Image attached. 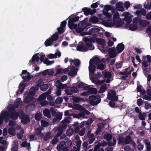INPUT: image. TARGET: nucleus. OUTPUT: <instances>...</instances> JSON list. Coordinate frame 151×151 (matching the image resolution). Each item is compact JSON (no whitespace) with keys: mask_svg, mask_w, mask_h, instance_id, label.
I'll use <instances>...</instances> for the list:
<instances>
[{"mask_svg":"<svg viewBox=\"0 0 151 151\" xmlns=\"http://www.w3.org/2000/svg\"><path fill=\"white\" fill-rule=\"evenodd\" d=\"M27 77L24 76H22V78L24 80V81L26 82L29 81L32 78V77L30 75L29 73H28Z\"/></svg>","mask_w":151,"mask_h":151,"instance_id":"obj_34","label":"nucleus"},{"mask_svg":"<svg viewBox=\"0 0 151 151\" xmlns=\"http://www.w3.org/2000/svg\"><path fill=\"white\" fill-rule=\"evenodd\" d=\"M99 1H97L95 3L92 4L91 6V7L92 9H95L96 8L98 5L99 4Z\"/></svg>","mask_w":151,"mask_h":151,"instance_id":"obj_59","label":"nucleus"},{"mask_svg":"<svg viewBox=\"0 0 151 151\" xmlns=\"http://www.w3.org/2000/svg\"><path fill=\"white\" fill-rule=\"evenodd\" d=\"M139 118L140 120L144 121L145 120V116L143 115L141 112H140L138 115Z\"/></svg>","mask_w":151,"mask_h":151,"instance_id":"obj_62","label":"nucleus"},{"mask_svg":"<svg viewBox=\"0 0 151 151\" xmlns=\"http://www.w3.org/2000/svg\"><path fill=\"white\" fill-rule=\"evenodd\" d=\"M74 130L71 129H69L67 130L66 131V135L70 137L73 133Z\"/></svg>","mask_w":151,"mask_h":151,"instance_id":"obj_43","label":"nucleus"},{"mask_svg":"<svg viewBox=\"0 0 151 151\" xmlns=\"http://www.w3.org/2000/svg\"><path fill=\"white\" fill-rule=\"evenodd\" d=\"M89 65L88 66V70L89 74L92 75H94L96 68V65L93 64L89 62Z\"/></svg>","mask_w":151,"mask_h":151,"instance_id":"obj_9","label":"nucleus"},{"mask_svg":"<svg viewBox=\"0 0 151 151\" xmlns=\"http://www.w3.org/2000/svg\"><path fill=\"white\" fill-rule=\"evenodd\" d=\"M137 29V26L136 24H131L129 26V29L132 31H135Z\"/></svg>","mask_w":151,"mask_h":151,"instance_id":"obj_37","label":"nucleus"},{"mask_svg":"<svg viewBox=\"0 0 151 151\" xmlns=\"http://www.w3.org/2000/svg\"><path fill=\"white\" fill-rule=\"evenodd\" d=\"M109 56L110 58H114L116 55V50L113 47L109 49L108 50Z\"/></svg>","mask_w":151,"mask_h":151,"instance_id":"obj_8","label":"nucleus"},{"mask_svg":"<svg viewBox=\"0 0 151 151\" xmlns=\"http://www.w3.org/2000/svg\"><path fill=\"white\" fill-rule=\"evenodd\" d=\"M119 15L118 12L115 13L113 16V21L114 20H117L119 19Z\"/></svg>","mask_w":151,"mask_h":151,"instance_id":"obj_48","label":"nucleus"},{"mask_svg":"<svg viewBox=\"0 0 151 151\" xmlns=\"http://www.w3.org/2000/svg\"><path fill=\"white\" fill-rule=\"evenodd\" d=\"M15 129L14 128L11 127L8 129V133L14 136L15 135Z\"/></svg>","mask_w":151,"mask_h":151,"instance_id":"obj_30","label":"nucleus"},{"mask_svg":"<svg viewBox=\"0 0 151 151\" xmlns=\"http://www.w3.org/2000/svg\"><path fill=\"white\" fill-rule=\"evenodd\" d=\"M47 57H48V58L50 59L54 58H56L57 57V54L55 53V54H50L48 55Z\"/></svg>","mask_w":151,"mask_h":151,"instance_id":"obj_60","label":"nucleus"},{"mask_svg":"<svg viewBox=\"0 0 151 151\" xmlns=\"http://www.w3.org/2000/svg\"><path fill=\"white\" fill-rule=\"evenodd\" d=\"M117 139L118 140V144H120L122 143H124L125 144V140L124 137H119Z\"/></svg>","mask_w":151,"mask_h":151,"instance_id":"obj_42","label":"nucleus"},{"mask_svg":"<svg viewBox=\"0 0 151 151\" xmlns=\"http://www.w3.org/2000/svg\"><path fill=\"white\" fill-rule=\"evenodd\" d=\"M112 75L110 72H106L104 74V78H110L111 77Z\"/></svg>","mask_w":151,"mask_h":151,"instance_id":"obj_47","label":"nucleus"},{"mask_svg":"<svg viewBox=\"0 0 151 151\" xmlns=\"http://www.w3.org/2000/svg\"><path fill=\"white\" fill-rule=\"evenodd\" d=\"M96 41L97 43L100 44L103 47L105 46V41L103 39L96 38Z\"/></svg>","mask_w":151,"mask_h":151,"instance_id":"obj_22","label":"nucleus"},{"mask_svg":"<svg viewBox=\"0 0 151 151\" xmlns=\"http://www.w3.org/2000/svg\"><path fill=\"white\" fill-rule=\"evenodd\" d=\"M35 88L34 87H32L29 90L28 95L33 96L35 94Z\"/></svg>","mask_w":151,"mask_h":151,"instance_id":"obj_35","label":"nucleus"},{"mask_svg":"<svg viewBox=\"0 0 151 151\" xmlns=\"http://www.w3.org/2000/svg\"><path fill=\"white\" fill-rule=\"evenodd\" d=\"M37 84L40 88V87H41L45 84L44 82L43 81L42 79H40L37 82Z\"/></svg>","mask_w":151,"mask_h":151,"instance_id":"obj_56","label":"nucleus"},{"mask_svg":"<svg viewBox=\"0 0 151 151\" xmlns=\"http://www.w3.org/2000/svg\"><path fill=\"white\" fill-rule=\"evenodd\" d=\"M49 86L47 84H44L40 88L43 91H46L48 88Z\"/></svg>","mask_w":151,"mask_h":151,"instance_id":"obj_52","label":"nucleus"},{"mask_svg":"<svg viewBox=\"0 0 151 151\" xmlns=\"http://www.w3.org/2000/svg\"><path fill=\"white\" fill-rule=\"evenodd\" d=\"M63 132V129H60L57 127V133L56 135V136L57 137H59L62 134Z\"/></svg>","mask_w":151,"mask_h":151,"instance_id":"obj_44","label":"nucleus"},{"mask_svg":"<svg viewBox=\"0 0 151 151\" xmlns=\"http://www.w3.org/2000/svg\"><path fill=\"white\" fill-rule=\"evenodd\" d=\"M59 37V35L57 32H56L53 34L51 37L50 38L51 40L53 42H54L58 40Z\"/></svg>","mask_w":151,"mask_h":151,"instance_id":"obj_28","label":"nucleus"},{"mask_svg":"<svg viewBox=\"0 0 151 151\" xmlns=\"http://www.w3.org/2000/svg\"><path fill=\"white\" fill-rule=\"evenodd\" d=\"M86 27V24L84 21H80L78 25V27L76 29L77 32L80 33L83 32Z\"/></svg>","mask_w":151,"mask_h":151,"instance_id":"obj_6","label":"nucleus"},{"mask_svg":"<svg viewBox=\"0 0 151 151\" xmlns=\"http://www.w3.org/2000/svg\"><path fill=\"white\" fill-rule=\"evenodd\" d=\"M78 91L76 87L73 86L70 88L67 89L65 90V93L68 95L72 94L73 93H77Z\"/></svg>","mask_w":151,"mask_h":151,"instance_id":"obj_7","label":"nucleus"},{"mask_svg":"<svg viewBox=\"0 0 151 151\" xmlns=\"http://www.w3.org/2000/svg\"><path fill=\"white\" fill-rule=\"evenodd\" d=\"M83 40L85 43L86 47H91L93 45L92 43H94L95 42V39L93 38L85 37L83 38Z\"/></svg>","mask_w":151,"mask_h":151,"instance_id":"obj_5","label":"nucleus"},{"mask_svg":"<svg viewBox=\"0 0 151 151\" xmlns=\"http://www.w3.org/2000/svg\"><path fill=\"white\" fill-rule=\"evenodd\" d=\"M51 133L50 132L47 133L44 137L43 139L44 141H46L49 139H51L52 137L50 138Z\"/></svg>","mask_w":151,"mask_h":151,"instance_id":"obj_50","label":"nucleus"},{"mask_svg":"<svg viewBox=\"0 0 151 151\" xmlns=\"http://www.w3.org/2000/svg\"><path fill=\"white\" fill-rule=\"evenodd\" d=\"M41 126L43 127H45L48 125V122L43 120L41 121Z\"/></svg>","mask_w":151,"mask_h":151,"instance_id":"obj_53","label":"nucleus"},{"mask_svg":"<svg viewBox=\"0 0 151 151\" xmlns=\"http://www.w3.org/2000/svg\"><path fill=\"white\" fill-rule=\"evenodd\" d=\"M82 10L84 14L86 16L89 14L90 8L87 7H84L82 9Z\"/></svg>","mask_w":151,"mask_h":151,"instance_id":"obj_39","label":"nucleus"},{"mask_svg":"<svg viewBox=\"0 0 151 151\" xmlns=\"http://www.w3.org/2000/svg\"><path fill=\"white\" fill-rule=\"evenodd\" d=\"M10 118L14 120H17L19 116V114L17 111H15L14 112L11 113Z\"/></svg>","mask_w":151,"mask_h":151,"instance_id":"obj_23","label":"nucleus"},{"mask_svg":"<svg viewBox=\"0 0 151 151\" xmlns=\"http://www.w3.org/2000/svg\"><path fill=\"white\" fill-rule=\"evenodd\" d=\"M42 129L40 128H37L36 129V131L35 132V134L36 136H39L41 134L42 136H43L44 135L42 133L41 134Z\"/></svg>","mask_w":151,"mask_h":151,"instance_id":"obj_32","label":"nucleus"},{"mask_svg":"<svg viewBox=\"0 0 151 151\" xmlns=\"http://www.w3.org/2000/svg\"><path fill=\"white\" fill-rule=\"evenodd\" d=\"M108 88L106 86V85H102L100 88L99 92L100 93H102L104 92Z\"/></svg>","mask_w":151,"mask_h":151,"instance_id":"obj_29","label":"nucleus"},{"mask_svg":"<svg viewBox=\"0 0 151 151\" xmlns=\"http://www.w3.org/2000/svg\"><path fill=\"white\" fill-rule=\"evenodd\" d=\"M150 22L146 20H141L139 22V26L143 27H148L150 24Z\"/></svg>","mask_w":151,"mask_h":151,"instance_id":"obj_16","label":"nucleus"},{"mask_svg":"<svg viewBox=\"0 0 151 151\" xmlns=\"http://www.w3.org/2000/svg\"><path fill=\"white\" fill-rule=\"evenodd\" d=\"M38 54V53H36L34 54L32 58V59L30 60L29 61V63L30 64H34V62L35 61L36 62H38L39 61L40 58L37 55Z\"/></svg>","mask_w":151,"mask_h":151,"instance_id":"obj_15","label":"nucleus"},{"mask_svg":"<svg viewBox=\"0 0 151 151\" xmlns=\"http://www.w3.org/2000/svg\"><path fill=\"white\" fill-rule=\"evenodd\" d=\"M113 23L114 25H116V27H119L122 26L124 24L123 21H122L120 18L117 20H114Z\"/></svg>","mask_w":151,"mask_h":151,"instance_id":"obj_10","label":"nucleus"},{"mask_svg":"<svg viewBox=\"0 0 151 151\" xmlns=\"http://www.w3.org/2000/svg\"><path fill=\"white\" fill-rule=\"evenodd\" d=\"M100 96H89L90 104L92 105L95 106L99 104L101 101Z\"/></svg>","mask_w":151,"mask_h":151,"instance_id":"obj_1","label":"nucleus"},{"mask_svg":"<svg viewBox=\"0 0 151 151\" xmlns=\"http://www.w3.org/2000/svg\"><path fill=\"white\" fill-rule=\"evenodd\" d=\"M106 66L103 63L98 64L97 65V68L99 69L103 70L105 68Z\"/></svg>","mask_w":151,"mask_h":151,"instance_id":"obj_45","label":"nucleus"},{"mask_svg":"<svg viewBox=\"0 0 151 151\" xmlns=\"http://www.w3.org/2000/svg\"><path fill=\"white\" fill-rule=\"evenodd\" d=\"M53 42L51 40L50 38H49L48 39H47L45 42V45L46 47L51 45H52Z\"/></svg>","mask_w":151,"mask_h":151,"instance_id":"obj_38","label":"nucleus"},{"mask_svg":"<svg viewBox=\"0 0 151 151\" xmlns=\"http://www.w3.org/2000/svg\"><path fill=\"white\" fill-rule=\"evenodd\" d=\"M108 99L112 101H116L118 100V97L116 95V92L114 90L109 91L108 93Z\"/></svg>","mask_w":151,"mask_h":151,"instance_id":"obj_3","label":"nucleus"},{"mask_svg":"<svg viewBox=\"0 0 151 151\" xmlns=\"http://www.w3.org/2000/svg\"><path fill=\"white\" fill-rule=\"evenodd\" d=\"M81 100H82L81 98L77 97H75L73 98V101L75 103H79Z\"/></svg>","mask_w":151,"mask_h":151,"instance_id":"obj_57","label":"nucleus"},{"mask_svg":"<svg viewBox=\"0 0 151 151\" xmlns=\"http://www.w3.org/2000/svg\"><path fill=\"white\" fill-rule=\"evenodd\" d=\"M104 137L107 141L109 142L111 140L112 136L111 134L107 133L104 135Z\"/></svg>","mask_w":151,"mask_h":151,"instance_id":"obj_27","label":"nucleus"},{"mask_svg":"<svg viewBox=\"0 0 151 151\" xmlns=\"http://www.w3.org/2000/svg\"><path fill=\"white\" fill-rule=\"evenodd\" d=\"M33 99V96L28 94V96H26L24 99V102L26 104H28L31 102Z\"/></svg>","mask_w":151,"mask_h":151,"instance_id":"obj_20","label":"nucleus"},{"mask_svg":"<svg viewBox=\"0 0 151 151\" xmlns=\"http://www.w3.org/2000/svg\"><path fill=\"white\" fill-rule=\"evenodd\" d=\"M125 140V144H128L130 143L132 141V139L130 136L128 135L126 136Z\"/></svg>","mask_w":151,"mask_h":151,"instance_id":"obj_40","label":"nucleus"},{"mask_svg":"<svg viewBox=\"0 0 151 151\" xmlns=\"http://www.w3.org/2000/svg\"><path fill=\"white\" fill-rule=\"evenodd\" d=\"M79 18L78 16H76L73 18L69 19L68 23H69V24L70 23L71 24L72 23H74L78 20Z\"/></svg>","mask_w":151,"mask_h":151,"instance_id":"obj_25","label":"nucleus"},{"mask_svg":"<svg viewBox=\"0 0 151 151\" xmlns=\"http://www.w3.org/2000/svg\"><path fill=\"white\" fill-rule=\"evenodd\" d=\"M21 119V122L24 125H25L30 122L29 116L25 115L24 113H21L19 116Z\"/></svg>","mask_w":151,"mask_h":151,"instance_id":"obj_4","label":"nucleus"},{"mask_svg":"<svg viewBox=\"0 0 151 151\" xmlns=\"http://www.w3.org/2000/svg\"><path fill=\"white\" fill-rule=\"evenodd\" d=\"M89 22L91 23H96L99 22L98 18L95 16H93L89 18Z\"/></svg>","mask_w":151,"mask_h":151,"instance_id":"obj_26","label":"nucleus"},{"mask_svg":"<svg viewBox=\"0 0 151 151\" xmlns=\"http://www.w3.org/2000/svg\"><path fill=\"white\" fill-rule=\"evenodd\" d=\"M100 31V29H99L97 28L93 27L89 29L88 32H86V35H91L92 33H97L99 32Z\"/></svg>","mask_w":151,"mask_h":151,"instance_id":"obj_13","label":"nucleus"},{"mask_svg":"<svg viewBox=\"0 0 151 151\" xmlns=\"http://www.w3.org/2000/svg\"><path fill=\"white\" fill-rule=\"evenodd\" d=\"M65 145V141H61L57 145L56 147L57 149L59 151H62L63 148L64 147Z\"/></svg>","mask_w":151,"mask_h":151,"instance_id":"obj_21","label":"nucleus"},{"mask_svg":"<svg viewBox=\"0 0 151 151\" xmlns=\"http://www.w3.org/2000/svg\"><path fill=\"white\" fill-rule=\"evenodd\" d=\"M66 127L67 124H63L61 125L59 127H58V128L60 129H63V131L64 129L66 128Z\"/></svg>","mask_w":151,"mask_h":151,"instance_id":"obj_61","label":"nucleus"},{"mask_svg":"<svg viewBox=\"0 0 151 151\" xmlns=\"http://www.w3.org/2000/svg\"><path fill=\"white\" fill-rule=\"evenodd\" d=\"M139 17H136L134 18L133 20V22L134 23L137 24L140 21L141 19Z\"/></svg>","mask_w":151,"mask_h":151,"instance_id":"obj_63","label":"nucleus"},{"mask_svg":"<svg viewBox=\"0 0 151 151\" xmlns=\"http://www.w3.org/2000/svg\"><path fill=\"white\" fill-rule=\"evenodd\" d=\"M116 48L117 53H119L121 52L124 49V45L122 43H119L117 45Z\"/></svg>","mask_w":151,"mask_h":151,"instance_id":"obj_19","label":"nucleus"},{"mask_svg":"<svg viewBox=\"0 0 151 151\" xmlns=\"http://www.w3.org/2000/svg\"><path fill=\"white\" fill-rule=\"evenodd\" d=\"M115 6L119 11L123 12L124 10L123 7V3L122 2L119 1L117 2Z\"/></svg>","mask_w":151,"mask_h":151,"instance_id":"obj_14","label":"nucleus"},{"mask_svg":"<svg viewBox=\"0 0 151 151\" xmlns=\"http://www.w3.org/2000/svg\"><path fill=\"white\" fill-rule=\"evenodd\" d=\"M77 50L81 52H86L88 50V48L86 46L79 44L77 45L76 47Z\"/></svg>","mask_w":151,"mask_h":151,"instance_id":"obj_11","label":"nucleus"},{"mask_svg":"<svg viewBox=\"0 0 151 151\" xmlns=\"http://www.w3.org/2000/svg\"><path fill=\"white\" fill-rule=\"evenodd\" d=\"M57 30L58 31V33L60 34H61L63 33L65 31V29L61 27L57 28Z\"/></svg>","mask_w":151,"mask_h":151,"instance_id":"obj_54","label":"nucleus"},{"mask_svg":"<svg viewBox=\"0 0 151 151\" xmlns=\"http://www.w3.org/2000/svg\"><path fill=\"white\" fill-rule=\"evenodd\" d=\"M56 86L58 89H63L65 88L66 85H64L59 81L56 84Z\"/></svg>","mask_w":151,"mask_h":151,"instance_id":"obj_31","label":"nucleus"},{"mask_svg":"<svg viewBox=\"0 0 151 151\" xmlns=\"http://www.w3.org/2000/svg\"><path fill=\"white\" fill-rule=\"evenodd\" d=\"M65 147H69L72 145V142L70 140H68L65 142Z\"/></svg>","mask_w":151,"mask_h":151,"instance_id":"obj_51","label":"nucleus"},{"mask_svg":"<svg viewBox=\"0 0 151 151\" xmlns=\"http://www.w3.org/2000/svg\"><path fill=\"white\" fill-rule=\"evenodd\" d=\"M88 91L90 94L92 93L93 94H96L97 93V91L96 88L92 87H90L88 89Z\"/></svg>","mask_w":151,"mask_h":151,"instance_id":"obj_36","label":"nucleus"},{"mask_svg":"<svg viewBox=\"0 0 151 151\" xmlns=\"http://www.w3.org/2000/svg\"><path fill=\"white\" fill-rule=\"evenodd\" d=\"M63 101V99L61 97H58L55 100V102L57 104H60L62 103Z\"/></svg>","mask_w":151,"mask_h":151,"instance_id":"obj_49","label":"nucleus"},{"mask_svg":"<svg viewBox=\"0 0 151 151\" xmlns=\"http://www.w3.org/2000/svg\"><path fill=\"white\" fill-rule=\"evenodd\" d=\"M10 118V114L6 110L2 111L0 116V124L1 125L3 122V119L6 123L7 122Z\"/></svg>","mask_w":151,"mask_h":151,"instance_id":"obj_2","label":"nucleus"},{"mask_svg":"<svg viewBox=\"0 0 151 151\" xmlns=\"http://www.w3.org/2000/svg\"><path fill=\"white\" fill-rule=\"evenodd\" d=\"M15 107L13 105H11L8 107V111L10 113H12L15 110Z\"/></svg>","mask_w":151,"mask_h":151,"instance_id":"obj_41","label":"nucleus"},{"mask_svg":"<svg viewBox=\"0 0 151 151\" xmlns=\"http://www.w3.org/2000/svg\"><path fill=\"white\" fill-rule=\"evenodd\" d=\"M89 62L96 65H98L101 62L100 59L97 57H95L93 59H91Z\"/></svg>","mask_w":151,"mask_h":151,"instance_id":"obj_18","label":"nucleus"},{"mask_svg":"<svg viewBox=\"0 0 151 151\" xmlns=\"http://www.w3.org/2000/svg\"><path fill=\"white\" fill-rule=\"evenodd\" d=\"M146 17L148 20H151V12H148L146 14Z\"/></svg>","mask_w":151,"mask_h":151,"instance_id":"obj_64","label":"nucleus"},{"mask_svg":"<svg viewBox=\"0 0 151 151\" xmlns=\"http://www.w3.org/2000/svg\"><path fill=\"white\" fill-rule=\"evenodd\" d=\"M124 20L127 23H130L132 21L131 18L127 16H125Z\"/></svg>","mask_w":151,"mask_h":151,"instance_id":"obj_46","label":"nucleus"},{"mask_svg":"<svg viewBox=\"0 0 151 151\" xmlns=\"http://www.w3.org/2000/svg\"><path fill=\"white\" fill-rule=\"evenodd\" d=\"M50 111L53 116L55 117L56 115V112L53 107L50 109Z\"/></svg>","mask_w":151,"mask_h":151,"instance_id":"obj_58","label":"nucleus"},{"mask_svg":"<svg viewBox=\"0 0 151 151\" xmlns=\"http://www.w3.org/2000/svg\"><path fill=\"white\" fill-rule=\"evenodd\" d=\"M146 12L145 9L143 8L141 9L140 10H137L136 11L135 14L139 17H141L142 15L145 16L146 15Z\"/></svg>","mask_w":151,"mask_h":151,"instance_id":"obj_12","label":"nucleus"},{"mask_svg":"<svg viewBox=\"0 0 151 151\" xmlns=\"http://www.w3.org/2000/svg\"><path fill=\"white\" fill-rule=\"evenodd\" d=\"M68 25L69 28L70 29H74L76 30L78 27L77 24H75L74 23H72L71 24L70 23L69 24L68 23Z\"/></svg>","mask_w":151,"mask_h":151,"instance_id":"obj_33","label":"nucleus"},{"mask_svg":"<svg viewBox=\"0 0 151 151\" xmlns=\"http://www.w3.org/2000/svg\"><path fill=\"white\" fill-rule=\"evenodd\" d=\"M71 69H73V70H71L68 72V74L70 76L73 77L76 76L77 73V72L78 70L77 68H75V67L73 66L71 67Z\"/></svg>","mask_w":151,"mask_h":151,"instance_id":"obj_17","label":"nucleus"},{"mask_svg":"<svg viewBox=\"0 0 151 151\" xmlns=\"http://www.w3.org/2000/svg\"><path fill=\"white\" fill-rule=\"evenodd\" d=\"M43 113L44 115L50 119L51 118L50 112L49 109H46L44 110L43 111Z\"/></svg>","mask_w":151,"mask_h":151,"instance_id":"obj_24","label":"nucleus"},{"mask_svg":"<svg viewBox=\"0 0 151 151\" xmlns=\"http://www.w3.org/2000/svg\"><path fill=\"white\" fill-rule=\"evenodd\" d=\"M58 141V137L56 136L54 138L52 139L51 143L52 145H55Z\"/></svg>","mask_w":151,"mask_h":151,"instance_id":"obj_55","label":"nucleus"}]
</instances>
